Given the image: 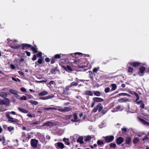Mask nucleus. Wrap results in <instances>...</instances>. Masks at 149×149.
<instances>
[{
    "label": "nucleus",
    "mask_w": 149,
    "mask_h": 149,
    "mask_svg": "<svg viewBox=\"0 0 149 149\" xmlns=\"http://www.w3.org/2000/svg\"><path fill=\"white\" fill-rule=\"evenodd\" d=\"M10 113H11L13 115H15V112L14 111H12L11 112L6 113V117L8 119V121L10 123H13L14 124L17 123L18 122V120L17 119L13 118L10 116Z\"/></svg>",
    "instance_id": "obj_1"
},
{
    "label": "nucleus",
    "mask_w": 149,
    "mask_h": 149,
    "mask_svg": "<svg viewBox=\"0 0 149 149\" xmlns=\"http://www.w3.org/2000/svg\"><path fill=\"white\" fill-rule=\"evenodd\" d=\"M22 134L21 138L24 142H28L31 137V136L29 135V133H27V134H26L25 132H23L22 133Z\"/></svg>",
    "instance_id": "obj_2"
},
{
    "label": "nucleus",
    "mask_w": 149,
    "mask_h": 149,
    "mask_svg": "<svg viewBox=\"0 0 149 149\" xmlns=\"http://www.w3.org/2000/svg\"><path fill=\"white\" fill-rule=\"evenodd\" d=\"M8 42L9 44H11L10 47L14 49H16L18 48V46L17 45L18 41L17 40H14L13 41L11 40L9 42L8 40Z\"/></svg>",
    "instance_id": "obj_3"
},
{
    "label": "nucleus",
    "mask_w": 149,
    "mask_h": 149,
    "mask_svg": "<svg viewBox=\"0 0 149 149\" xmlns=\"http://www.w3.org/2000/svg\"><path fill=\"white\" fill-rule=\"evenodd\" d=\"M55 146L57 149H63L66 147L62 143L60 142L55 143Z\"/></svg>",
    "instance_id": "obj_4"
},
{
    "label": "nucleus",
    "mask_w": 149,
    "mask_h": 149,
    "mask_svg": "<svg viewBox=\"0 0 149 149\" xmlns=\"http://www.w3.org/2000/svg\"><path fill=\"white\" fill-rule=\"evenodd\" d=\"M31 45L28 44L23 43L19 45V48H21L23 50H25L30 48Z\"/></svg>",
    "instance_id": "obj_5"
},
{
    "label": "nucleus",
    "mask_w": 149,
    "mask_h": 149,
    "mask_svg": "<svg viewBox=\"0 0 149 149\" xmlns=\"http://www.w3.org/2000/svg\"><path fill=\"white\" fill-rule=\"evenodd\" d=\"M105 141L107 143L112 141L114 139V136L113 135L107 136L104 137Z\"/></svg>",
    "instance_id": "obj_6"
},
{
    "label": "nucleus",
    "mask_w": 149,
    "mask_h": 149,
    "mask_svg": "<svg viewBox=\"0 0 149 149\" xmlns=\"http://www.w3.org/2000/svg\"><path fill=\"white\" fill-rule=\"evenodd\" d=\"M72 108L70 107H65L64 109H58L57 110L62 112H68L71 111Z\"/></svg>",
    "instance_id": "obj_7"
},
{
    "label": "nucleus",
    "mask_w": 149,
    "mask_h": 149,
    "mask_svg": "<svg viewBox=\"0 0 149 149\" xmlns=\"http://www.w3.org/2000/svg\"><path fill=\"white\" fill-rule=\"evenodd\" d=\"M38 142V140L32 139L31 140V144L33 148H36L37 147Z\"/></svg>",
    "instance_id": "obj_8"
},
{
    "label": "nucleus",
    "mask_w": 149,
    "mask_h": 149,
    "mask_svg": "<svg viewBox=\"0 0 149 149\" xmlns=\"http://www.w3.org/2000/svg\"><path fill=\"white\" fill-rule=\"evenodd\" d=\"M146 69V68L143 66H141L139 68V72L138 74L140 76H143L144 74V72Z\"/></svg>",
    "instance_id": "obj_9"
},
{
    "label": "nucleus",
    "mask_w": 149,
    "mask_h": 149,
    "mask_svg": "<svg viewBox=\"0 0 149 149\" xmlns=\"http://www.w3.org/2000/svg\"><path fill=\"white\" fill-rule=\"evenodd\" d=\"M2 101L1 105H5L7 106L9 105L10 102V100L9 99L6 98L2 100Z\"/></svg>",
    "instance_id": "obj_10"
},
{
    "label": "nucleus",
    "mask_w": 149,
    "mask_h": 149,
    "mask_svg": "<svg viewBox=\"0 0 149 149\" xmlns=\"http://www.w3.org/2000/svg\"><path fill=\"white\" fill-rule=\"evenodd\" d=\"M129 63L130 66H131L134 68H137L140 65L141 63L139 62L136 61Z\"/></svg>",
    "instance_id": "obj_11"
},
{
    "label": "nucleus",
    "mask_w": 149,
    "mask_h": 149,
    "mask_svg": "<svg viewBox=\"0 0 149 149\" xmlns=\"http://www.w3.org/2000/svg\"><path fill=\"white\" fill-rule=\"evenodd\" d=\"M62 67L66 71L69 72L70 71H73L72 68H71L70 66L69 65H67L66 67L62 65Z\"/></svg>",
    "instance_id": "obj_12"
},
{
    "label": "nucleus",
    "mask_w": 149,
    "mask_h": 149,
    "mask_svg": "<svg viewBox=\"0 0 149 149\" xmlns=\"http://www.w3.org/2000/svg\"><path fill=\"white\" fill-rule=\"evenodd\" d=\"M74 119H71V120L72 122H77L80 121V119H78V117L77 113H74L73 114Z\"/></svg>",
    "instance_id": "obj_13"
},
{
    "label": "nucleus",
    "mask_w": 149,
    "mask_h": 149,
    "mask_svg": "<svg viewBox=\"0 0 149 149\" xmlns=\"http://www.w3.org/2000/svg\"><path fill=\"white\" fill-rule=\"evenodd\" d=\"M124 141V139L122 137H119L116 139V143L118 145L121 144Z\"/></svg>",
    "instance_id": "obj_14"
},
{
    "label": "nucleus",
    "mask_w": 149,
    "mask_h": 149,
    "mask_svg": "<svg viewBox=\"0 0 149 149\" xmlns=\"http://www.w3.org/2000/svg\"><path fill=\"white\" fill-rule=\"evenodd\" d=\"M71 87L70 85L67 86L65 87V89H63V93L64 95H68V93L67 92V91H68L69 90V88Z\"/></svg>",
    "instance_id": "obj_15"
},
{
    "label": "nucleus",
    "mask_w": 149,
    "mask_h": 149,
    "mask_svg": "<svg viewBox=\"0 0 149 149\" xmlns=\"http://www.w3.org/2000/svg\"><path fill=\"white\" fill-rule=\"evenodd\" d=\"M136 103L140 105V107H141V108L144 109L145 104L143 102V101L141 100L139 101L138 102H136Z\"/></svg>",
    "instance_id": "obj_16"
},
{
    "label": "nucleus",
    "mask_w": 149,
    "mask_h": 149,
    "mask_svg": "<svg viewBox=\"0 0 149 149\" xmlns=\"http://www.w3.org/2000/svg\"><path fill=\"white\" fill-rule=\"evenodd\" d=\"M93 100L94 102H103L104 100L102 98L99 97H95L93 98Z\"/></svg>",
    "instance_id": "obj_17"
},
{
    "label": "nucleus",
    "mask_w": 149,
    "mask_h": 149,
    "mask_svg": "<svg viewBox=\"0 0 149 149\" xmlns=\"http://www.w3.org/2000/svg\"><path fill=\"white\" fill-rule=\"evenodd\" d=\"M129 101V99L125 97L122 98L118 100V102H125Z\"/></svg>",
    "instance_id": "obj_18"
},
{
    "label": "nucleus",
    "mask_w": 149,
    "mask_h": 149,
    "mask_svg": "<svg viewBox=\"0 0 149 149\" xmlns=\"http://www.w3.org/2000/svg\"><path fill=\"white\" fill-rule=\"evenodd\" d=\"M138 118L139 121L144 125H149V123L148 122L146 121L140 117H138Z\"/></svg>",
    "instance_id": "obj_19"
},
{
    "label": "nucleus",
    "mask_w": 149,
    "mask_h": 149,
    "mask_svg": "<svg viewBox=\"0 0 149 149\" xmlns=\"http://www.w3.org/2000/svg\"><path fill=\"white\" fill-rule=\"evenodd\" d=\"M132 141L131 138L130 136L127 137L125 141V144L126 145H129Z\"/></svg>",
    "instance_id": "obj_20"
},
{
    "label": "nucleus",
    "mask_w": 149,
    "mask_h": 149,
    "mask_svg": "<svg viewBox=\"0 0 149 149\" xmlns=\"http://www.w3.org/2000/svg\"><path fill=\"white\" fill-rule=\"evenodd\" d=\"M9 92L11 93L14 94L15 95V96L18 98L19 97V95L17 94V92H16L14 90L11 89L9 90Z\"/></svg>",
    "instance_id": "obj_21"
},
{
    "label": "nucleus",
    "mask_w": 149,
    "mask_h": 149,
    "mask_svg": "<svg viewBox=\"0 0 149 149\" xmlns=\"http://www.w3.org/2000/svg\"><path fill=\"white\" fill-rule=\"evenodd\" d=\"M88 73H89V78L91 79V80H93V77L95 75V74L92 72L91 70L88 71Z\"/></svg>",
    "instance_id": "obj_22"
},
{
    "label": "nucleus",
    "mask_w": 149,
    "mask_h": 149,
    "mask_svg": "<svg viewBox=\"0 0 149 149\" xmlns=\"http://www.w3.org/2000/svg\"><path fill=\"white\" fill-rule=\"evenodd\" d=\"M54 97V96H51L49 95L47 96L44 97H40L39 98L40 99L42 100H46L48 99H51L53 98Z\"/></svg>",
    "instance_id": "obj_23"
},
{
    "label": "nucleus",
    "mask_w": 149,
    "mask_h": 149,
    "mask_svg": "<svg viewBox=\"0 0 149 149\" xmlns=\"http://www.w3.org/2000/svg\"><path fill=\"white\" fill-rule=\"evenodd\" d=\"M83 138L82 136H79L77 139V141L78 143H79L80 144H82L84 143V141H83Z\"/></svg>",
    "instance_id": "obj_24"
},
{
    "label": "nucleus",
    "mask_w": 149,
    "mask_h": 149,
    "mask_svg": "<svg viewBox=\"0 0 149 149\" xmlns=\"http://www.w3.org/2000/svg\"><path fill=\"white\" fill-rule=\"evenodd\" d=\"M8 96L7 94L5 92H0V96L3 98H5Z\"/></svg>",
    "instance_id": "obj_25"
},
{
    "label": "nucleus",
    "mask_w": 149,
    "mask_h": 149,
    "mask_svg": "<svg viewBox=\"0 0 149 149\" xmlns=\"http://www.w3.org/2000/svg\"><path fill=\"white\" fill-rule=\"evenodd\" d=\"M59 70H58V67H56L52 68L50 71L51 73L52 74H54L56 71H58Z\"/></svg>",
    "instance_id": "obj_26"
},
{
    "label": "nucleus",
    "mask_w": 149,
    "mask_h": 149,
    "mask_svg": "<svg viewBox=\"0 0 149 149\" xmlns=\"http://www.w3.org/2000/svg\"><path fill=\"white\" fill-rule=\"evenodd\" d=\"M63 55L62 54H58L55 55L54 57L56 60L61 58V56H63Z\"/></svg>",
    "instance_id": "obj_27"
},
{
    "label": "nucleus",
    "mask_w": 149,
    "mask_h": 149,
    "mask_svg": "<svg viewBox=\"0 0 149 149\" xmlns=\"http://www.w3.org/2000/svg\"><path fill=\"white\" fill-rule=\"evenodd\" d=\"M48 93V92L47 91H44L39 93L38 94V95L40 96H42L46 95Z\"/></svg>",
    "instance_id": "obj_28"
},
{
    "label": "nucleus",
    "mask_w": 149,
    "mask_h": 149,
    "mask_svg": "<svg viewBox=\"0 0 149 149\" xmlns=\"http://www.w3.org/2000/svg\"><path fill=\"white\" fill-rule=\"evenodd\" d=\"M102 104L101 103H99L97 106H96V107L93 109L92 111L93 112H96L97 110H98V108Z\"/></svg>",
    "instance_id": "obj_29"
},
{
    "label": "nucleus",
    "mask_w": 149,
    "mask_h": 149,
    "mask_svg": "<svg viewBox=\"0 0 149 149\" xmlns=\"http://www.w3.org/2000/svg\"><path fill=\"white\" fill-rule=\"evenodd\" d=\"M42 108L43 109V110H56L57 109L56 108L54 107H42Z\"/></svg>",
    "instance_id": "obj_30"
},
{
    "label": "nucleus",
    "mask_w": 149,
    "mask_h": 149,
    "mask_svg": "<svg viewBox=\"0 0 149 149\" xmlns=\"http://www.w3.org/2000/svg\"><path fill=\"white\" fill-rule=\"evenodd\" d=\"M52 125V123L49 121H47L44 123L43 124L44 126H51Z\"/></svg>",
    "instance_id": "obj_31"
},
{
    "label": "nucleus",
    "mask_w": 149,
    "mask_h": 149,
    "mask_svg": "<svg viewBox=\"0 0 149 149\" xmlns=\"http://www.w3.org/2000/svg\"><path fill=\"white\" fill-rule=\"evenodd\" d=\"M63 141L65 142V144L68 145H69L70 144L69 142L68 141L69 139H68L64 138L63 139Z\"/></svg>",
    "instance_id": "obj_32"
},
{
    "label": "nucleus",
    "mask_w": 149,
    "mask_h": 149,
    "mask_svg": "<svg viewBox=\"0 0 149 149\" xmlns=\"http://www.w3.org/2000/svg\"><path fill=\"white\" fill-rule=\"evenodd\" d=\"M29 102L31 104L34 105H37L38 104V102L34 101L32 100H30L29 101Z\"/></svg>",
    "instance_id": "obj_33"
},
{
    "label": "nucleus",
    "mask_w": 149,
    "mask_h": 149,
    "mask_svg": "<svg viewBox=\"0 0 149 149\" xmlns=\"http://www.w3.org/2000/svg\"><path fill=\"white\" fill-rule=\"evenodd\" d=\"M85 93L86 95H90L91 96L93 95V94L90 91H85Z\"/></svg>",
    "instance_id": "obj_34"
},
{
    "label": "nucleus",
    "mask_w": 149,
    "mask_h": 149,
    "mask_svg": "<svg viewBox=\"0 0 149 149\" xmlns=\"http://www.w3.org/2000/svg\"><path fill=\"white\" fill-rule=\"evenodd\" d=\"M112 88L111 90V91H113L115 90L117 88V86L115 84H111Z\"/></svg>",
    "instance_id": "obj_35"
},
{
    "label": "nucleus",
    "mask_w": 149,
    "mask_h": 149,
    "mask_svg": "<svg viewBox=\"0 0 149 149\" xmlns=\"http://www.w3.org/2000/svg\"><path fill=\"white\" fill-rule=\"evenodd\" d=\"M19 111L21 112L24 113H27L28 112V111L26 109L20 108L19 107Z\"/></svg>",
    "instance_id": "obj_36"
},
{
    "label": "nucleus",
    "mask_w": 149,
    "mask_h": 149,
    "mask_svg": "<svg viewBox=\"0 0 149 149\" xmlns=\"http://www.w3.org/2000/svg\"><path fill=\"white\" fill-rule=\"evenodd\" d=\"M92 137L90 136H86V138L84 139V141L86 142L90 141Z\"/></svg>",
    "instance_id": "obj_37"
},
{
    "label": "nucleus",
    "mask_w": 149,
    "mask_h": 149,
    "mask_svg": "<svg viewBox=\"0 0 149 149\" xmlns=\"http://www.w3.org/2000/svg\"><path fill=\"white\" fill-rule=\"evenodd\" d=\"M97 143L98 145L101 146H102V145H103L104 144V142L102 141H101L100 140H98L97 142Z\"/></svg>",
    "instance_id": "obj_38"
},
{
    "label": "nucleus",
    "mask_w": 149,
    "mask_h": 149,
    "mask_svg": "<svg viewBox=\"0 0 149 149\" xmlns=\"http://www.w3.org/2000/svg\"><path fill=\"white\" fill-rule=\"evenodd\" d=\"M78 85V84L77 82H76L75 81H73L71 83L70 85L71 87L73 86H77Z\"/></svg>",
    "instance_id": "obj_39"
},
{
    "label": "nucleus",
    "mask_w": 149,
    "mask_h": 149,
    "mask_svg": "<svg viewBox=\"0 0 149 149\" xmlns=\"http://www.w3.org/2000/svg\"><path fill=\"white\" fill-rule=\"evenodd\" d=\"M139 141V138L137 137H135L133 140V142L134 144H136Z\"/></svg>",
    "instance_id": "obj_40"
},
{
    "label": "nucleus",
    "mask_w": 149,
    "mask_h": 149,
    "mask_svg": "<svg viewBox=\"0 0 149 149\" xmlns=\"http://www.w3.org/2000/svg\"><path fill=\"white\" fill-rule=\"evenodd\" d=\"M33 51V53H36L38 52V51L37 50V49L35 47H34L31 45V47L30 48Z\"/></svg>",
    "instance_id": "obj_41"
},
{
    "label": "nucleus",
    "mask_w": 149,
    "mask_h": 149,
    "mask_svg": "<svg viewBox=\"0 0 149 149\" xmlns=\"http://www.w3.org/2000/svg\"><path fill=\"white\" fill-rule=\"evenodd\" d=\"M110 147L111 148H115L116 147V144L113 143H111L109 144Z\"/></svg>",
    "instance_id": "obj_42"
},
{
    "label": "nucleus",
    "mask_w": 149,
    "mask_h": 149,
    "mask_svg": "<svg viewBox=\"0 0 149 149\" xmlns=\"http://www.w3.org/2000/svg\"><path fill=\"white\" fill-rule=\"evenodd\" d=\"M93 93L95 95L97 96H100L101 95L99 91H93Z\"/></svg>",
    "instance_id": "obj_43"
},
{
    "label": "nucleus",
    "mask_w": 149,
    "mask_h": 149,
    "mask_svg": "<svg viewBox=\"0 0 149 149\" xmlns=\"http://www.w3.org/2000/svg\"><path fill=\"white\" fill-rule=\"evenodd\" d=\"M40 121H35L33 122V123H31L30 124V125H37V124H40Z\"/></svg>",
    "instance_id": "obj_44"
},
{
    "label": "nucleus",
    "mask_w": 149,
    "mask_h": 149,
    "mask_svg": "<svg viewBox=\"0 0 149 149\" xmlns=\"http://www.w3.org/2000/svg\"><path fill=\"white\" fill-rule=\"evenodd\" d=\"M43 60V59L42 57H41L40 59H38L37 61V62L38 63H39V64H41L42 63Z\"/></svg>",
    "instance_id": "obj_45"
},
{
    "label": "nucleus",
    "mask_w": 149,
    "mask_h": 149,
    "mask_svg": "<svg viewBox=\"0 0 149 149\" xmlns=\"http://www.w3.org/2000/svg\"><path fill=\"white\" fill-rule=\"evenodd\" d=\"M133 70V68L131 67H129L128 68L127 71L129 72H132Z\"/></svg>",
    "instance_id": "obj_46"
},
{
    "label": "nucleus",
    "mask_w": 149,
    "mask_h": 149,
    "mask_svg": "<svg viewBox=\"0 0 149 149\" xmlns=\"http://www.w3.org/2000/svg\"><path fill=\"white\" fill-rule=\"evenodd\" d=\"M135 95L136 96V99L135 100V102H138V100L139 99V96L138 94V93H135Z\"/></svg>",
    "instance_id": "obj_47"
},
{
    "label": "nucleus",
    "mask_w": 149,
    "mask_h": 149,
    "mask_svg": "<svg viewBox=\"0 0 149 149\" xmlns=\"http://www.w3.org/2000/svg\"><path fill=\"white\" fill-rule=\"evenodd\" d=\"M107 110L106 109H104L101 111L103 115H104L107 112Z\"/></svg>",
    "instance_id": "obj_48"
},
{
    "label": "nucleus",
    "mask_w": 149,
    "mask_h": 149,
    "mask_svg": "<svg viewBox=\"0 0 149 149\" xmlns=\"http://www.w3.org/2000/svg\"><path fill=\"white\" fill-rule=\"evenodd\" d=\"M56 59L54 58V56L52 58L51 61V63L52 64L54 63L56 61Z\"/></svg>",
    "instance_id": "obj_49"
},
{
    "label": "nucleus",
    "mask_w": 149,
    "mask_h": 149,
    "mask_svg": "<svg viewBox=\"0 0 149 149\" xmlns=\"http://www.w3.org/2000/svg\"><path fill=\"white\" fill-rule=\"evenodd\" d=\"M20 90L21 91L25 93L26 92V90L25 88L24 87H22L20 88Z\"/></svg>",
    "instance_id": "obj_50"
},
{
    "label": "nucleus",
    "mask_w": 149,
    "mask_h": 149,
    "mask_svg": "<svg viewBox=\"0 0 149 149\" xmlns=\"http://www.w3.org/2000/svg\"><path fill=\"white\" fill-rule=\"evenodd\" d=\"M36 55L38 57L41 58L42 56V53L41 52H39L36 54Z\"/></svg>",
    "instance_id": "obj_51"
},
{
    "label": "nucleus",
    "mask_w": 149,
    "mask_h": 149,
    "mask_svg": "<svg viewBox=\"0 0 149 149\" xmlns=\"http://www.w3.org/2000/svg\"><path fill=\"white\" fill-rule=\"evenodd\" d=\"M110 90V88L109 87H108L105 89L104 92L106 93H108L109 91Z\"/></svg>",
    "instance_id": "obj_52"
},
{
    "label": "nucleus",
    "mask_w": 149,
    "mask_h": 149,
    "mask_svg": "<svg viewBox=\"0 0 149 149\" xmlns=\"http://www.w3.org/2000/svg\"><path fill=\"white\" fill-rule=\"evenodd\" d=\"M99 69V68H95L93 69V72L96 73Z\"/></svg>",
    "instance_id": "obj_53"
},
{
    "label": "nucleus",
    "mask_w": 149,
    "mask_h": 149,
    "mask_svg": "<svg viewBox=\"0 0 149 149\" xmlns=\"http://www.w3.org/2000/svg\"><path fill=\"white\" fill-rule=\"evenodd\" d=\"M103 107L101 105L98 108V111L100 112L103 110Z\"/></svg>",
    "instance_id": "obj_54"
},
{
    "label": "nucleus",
    "mask_w": 149,
    "mask_h": 149,
    "mask_svg": "<svg viewBox=\"0 0 149 149\" xmlns=\"http://www.w3.org/2000/svg\"><path fill=\"white\" fill-rule=\"evenodd\" d=\"M43 110V109L42 108V107L39 108L38 109L37 112L41 113L42 112V111Z\"/></svg>",
    "instance_id": "obj_55"
},
{
    "label": "nucleus",
    "mask_w": 149,
    "mask_h": 149,
    "mask_svg": "<svg viewBox=\"0 0 149 149\" xmlns=\"http://www.w3.org/2000/svg\"><path fill=\"white\" fill-rule=\"evenodd\" d=\"M19 99H20L22 100H26V97L25 96H23L21 97Z\"/></svg>",
    "instance_id": "obj_56"
},
{
    "label": "nucleus",
    "mask_w": 149,
    "mask_h": 149,
    "mask_svg": "<svg viewBox=\"0 0 149 149\" xmlns=\"http://www.w3.org/2000/svg\"><path fill=\"white\" fill-rule=\"evenodd\" d=\"M118 95L119 96H126L127 95V93H121L119 94Z\"/></svg>",
    "instance_id": "obj_57"
},
{
    "label": "nucleus",
    "mask_w": 149,
    "mask_h": 149,
    "mask_svg": "<svg viewBox=\"0 0 149 149\" xmlns=\"http://www.w3.org/2000/svg\"><path fill=\"white\" fill-rule=\"evenodd\" d=\"M121 130L122 131V133H123L124 132H126L127 131V129L126 128H123L121 129Z\"/></svg>",
    "instance_id": "obj_58"
},
{
    "label": "nucleus",
    "mask_w": 149,
    "mask_h": 149,
    "mask_svg": "<svg viewBox=\"0 0 149 149\" xmlns=\"http://www.w3.org/2000/svg\"><path fill=\"white\" fill-rule=\"evenodd\" d=\"M148 139V138L147 135H146L144 136V138L142 139V140L143 141H145L146 140H147Z\"/></svg>",
    "instance_id": "obj_59"
},
{
    "label": "nucleus",
    "mask_w": 149,
    "mask_h": 149,
    "mask_svg": "<svg viewBox=\"0 0 149 149\" xmlns=\"http://www.w3.org/2000/svg\"><path fill=\"white\" fill-rule=\"evenodd\" d=\"M37 59V56L36 55H34L32 58V60L33 61L36 60Z\"/></svg>",
    "instance_id": "obj_60"
},
{
    "label": "nucleus",
    "mask_w": 149,
    "mask_h": 149,
    "mask_svg": "<svg viewBox=\"0 0 149 149\" xmlns=\"http://www.w3.org/2000/svg\"><path fill=\"white\" fill-rule=\"evenodd\" d=\"M8 129L9 131L10 132L12 130H13L14 127H8Z\"/></svg>",
    "instance_id": "obj_61"
},
{
    "label": "nucleus",
    "mask_w": 149,
    "mask_h": 149,
    "mask_svg": "<svg viewBox=\"0 0 149 149\" xmlns=\"http://www.w3.org/2000/svg\"><path fill=\"white\" fill-rule=\"evenodd\" d=\"M25 52L27 56H29L31 55V53L30 52L27 51H25Z\"/></svg>",
    "instance_id": "obj_62"
},
{
    "label": "nucleus",
    "mask_w": 149,
    "mask_h": 149,
    "mask_svg": "<svg viewBox=\"0 0 149 149\" xmlns=\"http://www.w3.org/2000/svg\"><path fill=\"white\" fill-rule=\"evenodd\" d=\"M10 66V68L14 70V69H15V66L13 64H11Z\"/></svg>",
    "instance_id": "obj_63"
},
{
    "label": "nucleus",
    "mask_w": 149,
    "mask_h": 149,
    "mask_svg": "<svg viewBox=\"0 0 149 149\" xmlns=\"http://www.w3.org/2000/svg\"><path fill=\"white\" fill-rule=\"evenodd\" d=\"M54 81H51L49 83V84L51 85L52 84H54Z\"/></svg>",
    "instance_id": "obj_64"
}]
</instances>
